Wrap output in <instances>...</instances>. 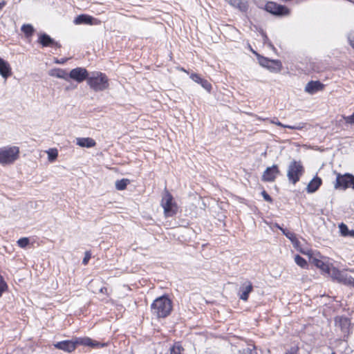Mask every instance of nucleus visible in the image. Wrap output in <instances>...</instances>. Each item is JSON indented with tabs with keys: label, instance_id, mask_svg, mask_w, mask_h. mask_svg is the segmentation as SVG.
<instances>
[{
	"label": "nucleus",
	"instance_id": "1",
	"mask_svg": "<svg viewBox=\"0 0 354 354\" xmlns=\"http://www.w3.org/2000/svg\"><path fill=\"white\" fill-rule=\"evenodd\" d=\"M151 310L157 317L165 318L172 310V302L167 296L159 297L151 304Z\"/></svg>",
	"mask_w": 354,
	"mask_h": 354
},
{
	"label": "nucleus",
	"instance_id": "2",
	"mask_svg": "<svg viewBox=\"0 0 354 354\" xmlns=\"http://www.w3.org/2000/svg\"><path fill=\"white\" fill-rule=\"evenodd\" d=\"M87 84L93 91H102L109 88V80L105 73L95 71L89 76Z\"/></svg>",
	"mask_w": 354,
	"mask_h": 354
},
{
	"label": "nucleus",
	"instance_id": "3",
	"mask_svg": "<svg viewBox=\"0 0 354 354\" xmlns=\"http://www.w3.org/2000/svg\"><path fill=\"white\" fill-rule=\"evenodd\" d=\"M19 147L17 146L0 147V165L6 166L13 164L19 158Z\"/></svg>",
	"mask_w": 354,
	"mask_h": 354
},
{
	"label": "nucleus",
	"instance_id": "4",
	"mask_svg": "<svg viewBox=\"0 0 354 354\" xmlns=\"http://www.w3.org/2000/svg\"><path fill=\"white\" fill-rule=\"evenodd\" d=\"M161 206L167 217L173 216L177 212V205L172 195L165 189L161 200Z\"/></svg>",
	"mask_w": 354,
	"mask_h": 354
},
{
	"label": "nucleus",
	"instance_id": "5",
	"mask_svg": "<svg viewBox=\"0 0 354 354\" xmlns=\"http://www.w3.org/2000/svg\"><path fill=\"white\" fill-rule=\"evenodd\" d=\"M265 10L273 15L286 16L290 14V10L285 6L274 1H268L265 5Z\"/></svg>",
	"mask_w": 354,
	"mask_h": 354
},
{
	"label": "nucleus",
	"instance_id": "6",
	"mask_svg": "<svg viewBox=\"0 0 354 354\" xmlns=\"http://www.w3.org/2000/svg\"><path fill=\"white\" fill-rule=\"evenodd\" d=\"M80 337H74L69 340L58 342L53 344L55 348L62 350L65 352L71 353L75 350L77 346L80 345Z\"/></svg>",
	"mask_w": 354,
	"mask_h": 354
},
{
	"label": "nucleus",
	"instance_id": "7",
	"mask_svg": "<svg viewBox=\"0 0 354 354\" xmlns=\"http://www.w3.org/2000/svg\"><path fill=\"white\" fill-rule=\"evenodd\" d=\"M68 79H72L78 83H81L84 80L88 81L89 73L85 68L77 67L72 69L68 75Z\"/></svg>",
	"mask_w": 354,
	"mask_h": 354
},
{
	"label": "nucleus",
	"instance_id": "8",
	"mask_svg": "<svg viewBox=\"0 0 354 354\" xmlns=\"http://www.w3.org/2000/svg\"><path fill=\"white\" fill-rule=\"evenodd\" d=\"M304 173V167L301 161L293 160L290 162L288 170V177H300Z\"/></svg>",
	"mask_w": 354,
	"mask_h": 354
},
{
	"label": "nucleus",
	"instance_id": "9",
	"mask_svg": "<svg viewBox=\"0 0 354 354\" xmlns=\"http://www.w3.org/2000/svg\"><path fill=\"white\" fill-rule=\"evenodd\" d=\"M335 326L339 328L344 337H348L350 333L351 322L348 317L340 316L335 318Z\"/></svg>",
	"mask_w": 354,
	"mask_h": 354
},
{
	"label": "nucleus",
	"instance_id": "10",
	"mask_svg": "<svg viewBox=\"0 0 354 354\" xmlns=\"http://www.w3.org/2000/svg\"><path fill=\"white\" fill-rule=\"evenodd\" d=\"M37 42L40 44L42 46V47H55L57 48H60L62 47L61 44L59 42L55 41L46 33L39 34Z\"/></svg>",
	"mask_w": 354,
	"mask_h": 354
},
{
	"label": "nucleus",
	"instance_id": "11",
	"mask_svg": "<svg viewBox=\"0 0 354 354\" xmlns=\"http://www.w3.org/2000/svg\"><path fill=\"white\" fill-rule=\"evenodd\" d=\"M253 290L252 283L250 281H245L239 288V298L241 300L247 301L250 293Z\"/></svg>",
	"mask_w": 354,
	"mask_h": 354
},
{
	"label": "nucleus",
	"instance_id": "12",
	"mask_svg": "<svg viewBox=\"0 0 354 354\" xmlns=\"http://www.w3.org/2000/svg\"><path fill=\"white\" fill-rule=\"evenodd\" d=\"M325 85L319 81H310L305 86V91L309 94H315L318 91H323Z\"/></svg>",
	"mask_w": 354,
	"mask_h": 354
},
{
	"label": "nucleus",
	"instance_id": "13",
	"mask_svg": "<svg viewBox=\"0 0 354 354\" xmlns=\"http://www.w3.org/2000/svg\"><path fill=\"white\" fill-rule=\"evenodd\" d=\"M74 23L76 25L80 24H88L94 25L97 24V19H95L91 15L82 14L78 15L74 20Z\"/></svg>",
	"mask_w": 354,
	"mask_h": 354
},
{
	"label": "nucleus",
	"instance_id": "14",
	"mask_svg": "<svg viewBox=\"0 0 354 354\" xmlns=\"http://www.w3.org/2000/svg\"><path fill=\"white\" fill-rule=\"evenodd\" d=\"M189 77L194 82L201 84L207 91L210 92L212 91V86L211 83L206 79L202 78L199 74L193 73L190 74Z\"/></svg>",
	"mask_w": 354,
	"mask_h": 354
},
{
	"label": "nucleus",
	"instance_id": "15",
	"mask_svg": "<svg viewBox=\"0 0 354 354\" xmlns=\"http://www.w3.org/2000/svg\"><path fill=\"white\" fill-rule=\"evenodd\" d=\"M80 345L90 346L91 348H102L106 346L105 343H101L95 340H93L91 338L88 337H80Z\"/></svg>",
	"mask_w": 354,
	"mask_h": 354
},
{
	"label": "nucleus",
	"instance_id": "16",
	"mask_svg": "<svg viewBox=\"0 0 354 354\" xmlns=\"http://www.w3.org/2000/svg\"><path fill=\"white\" fill-rule=\"evenodd\" d=\"M0 75L5 79L12 75V68L10 64L0 57Z\"/></svg>",
	"mask_w": 354,
	"mask_h": 354
},
{
	"label": "nucleus",
	"instance_id": "17",
	"mask_svg": "<svg viewBox=\"0 0 354 354\" xmlns=\"http://www.w3.org/2000/svg\"><path fill=\"white\" fill-rule=\"evenodd\" d=\"M335 188L346 189L351 187L354 189V178H336Z\"/></svg>",
	"mask_w": 354,
	"mask_h": 354
},
{
	"label": "nucleus",
	"instance_id": "18",
	"mask_svg": "<svg viewBox=\"0 0 354 354\" xmlns=\"http://www.w3.org/2000/svg\"><path fill=\"white\" fill-rule=\"evenodd\" d=\"M335 280L344 284L354 286V279L346 271L340 270L339 275H337Z\"/></svg>",
	"mask_w": 354,
	"mask_h": 354
},
{
	"label": "nucleus",
	"instance_id": "19",
	"mask_svg": "<svg viewBox=\"0 0 354 354\" xmlns=\"http://www.w3.org/2000/svg\"><path fill=\"white\" fill-rule=\"evenodd\" d=\"M76 144L81 147L91 148L96 145V142L91 138H77Z\"/></svg>",
	"mask_w": 354,
	"mask_h": 354
},
{
	"label": "nucleus",
	"instance_id": "20",
	"mask_svg": "<svg viewBox=\"0 0 354 354\" xmlns=\"http://www.w3.org/2000/svg\"><path fill=\"white\" fill-rule=\"evenodd\" d=\"M49 75L51 77H55L60 79H64L66 81H68V74L66 73V71L62 68H53L51 69L49 73Z\"/></svg>",
	"mask_w": 354,
	"mask_h": 354
},
{
	"label": "nucleus",
	"instance_id": "21",
	"mask_svg": "<svg viewBox=\"0 0 354 354\" xmlns=\"http://www.w3.org/2000/svg\"><path fill=\"white\" fill-rule=\"evenodd\" d=\"M230 3L241 12H245L249 8L248 2L246 0H230Z\"/></svg>",
	"mask_w": 354,
	"mask_h": 354
},
{
	"label": "nucleus",
	"instance_id": "22",
	"mask_svg": "<svg viewBox=\"0 0 354 354\" xmlns=\"http://www.w3.org/2000/svg\"><path fill=\"white\" fill-rule=\"evenodd\" d=\"M322 185V178H312L307 185L308 193H313L318 189Z\"/></svg>",
	"mask_w": 354,
	"mask_h": 354
},
{
	"label": "nucleus",
	"instance_id": "23",
	"mask_svg": "<svg viewBox=\"0 0 354 354\" xmlns=\"http://www.w3.org/2000/svg\"><path fill=\"white\" fill-rule=\"evenodd\" d=\"M282 63L279 59H272L267 68L272 72L278 73L282 69Z\"/></svg>",
	"mask_w": 354,
	"mask_h": 354
},
{
	"label": "nucleus",
	"instance_id": "24",
	"mask_svg": "<svg viewBox=\"0 0 354 354\" xmlns=\"http://www.w3.org/2000/svg\"><path fill=\"white\" fill-rule=\"evenodd\" d=\"M21 30L24 34L26 38H30L34 35L35 29L34 27L29 24H23Z\"/></svg>",
	"mask_w": 354,
	"mask_h": 354
},
{
	"label": "nucleus",
	"instance_id": "25",
	"mask_svg": "<svg viewBox=\"0 0 354 354\" xmlns=\"http://www.w3.org/2000/svg\"><path fill=\"white\" fill-rule=\"evenodd\" d=\"M279 174V170L277 165L268 167L264 172L263 177H276Z\"/></svg>",
	"mask_w": 354,
	"mask_h": 354
},
{
	"label": "nucleus",
	"instance_id": "26",
	"mask_svg": "<svg viewBox=\"0 0 354 354\" xmlns=\"http://www.w3.org/2000/svg\"><path fill=\"white\" fill-rule=\"evenodd\" d=\"M170 354H184L185 349L182 346L180 342H178L174 343V344L169 349Z\"/></svg>",
	"mask_w": 354,
	"mask_h": 354
},
{
	"label": "nucleus",
	"instance_id": "27",
	"mask_svg": "<svg viewBox=\"0 0 354 354\" xmlns=\"http://www.w3.org/2000/svg\"><path fill=\"white\" fill-rule=\"evenodd\" d=\"M313 263L318 268H320L322 271L327 273L328 270L330 268V266L325 263L323 261L317 259H313Z\"/></svg>",
	"mask_w": 354,
	"mask_h": 354
},
{
	"label": "nucleus",
	"instance_id": "28",
	"mask_svg": "<svg viewBox=\"0 0 354 354\" xmlns=\"http://www.w3.org/2000/svg\"><path fill=\"white\" fill-rule=\"evenodd\" d=\"M272 122L273 124H275L276 125H277L279 127H283V128H287V129H289L300 130V129H303L304 127V123H301L299 125H296V126H292V125L283 124H282L279 121H277V122L272 121Z\"/></svg>",
	"mask_w": 354,
	"mask_h": 354
},
{
	"label": "nucleus",
	"instance_id": "29",
	"mask_svg": "<svg viewBox=\"0 0 354 354\" xmlns=\"http://www.w3.org/2000/svg\"><path fill=\"white\" fill-rule=\"evenodd\" d=\"M129 183H130L129 178H122L115 182V187L118 190H123Z\"/></svg>",
	"mask_w": 354,
	"mask_h": 354
},
{
	"label": "nucleus",
	"instance_id": "30",
	"mask_svg": "<svg viewBox=\"0 0 354 354\" xmlns=\"http://www.w3.org/2000/svg\"><path fill=\"white\" fill-rule=\"evenodd\" d=\"M277 227L280 229L281 230V232H283V234L289 239L290 240L292 243H294L295 241H297V238H296V236L295 234V233L293 232H289V231H287L286 230H284L283 229L282 227H281L279 225H277Z\"/></svg>",
	"mask_w": 354,
	"mask_h": 354
},
{
	"label": "nucleus",
	"instance_id": "31",
	"mask_svg": "<svg viewBox=\"0 0 354 354\" xmlns=\"http://www.w3.org/2000/svg\"><path fill=\"white\" fill-rule=\"evenodd\" d=\"M257 59L259 61V63L261 66L263 67L267 68L268 65L270 64L272 59H270L266 57H263L262 55H260L259 54L256 53Z\"/></svg>",
	"mask_w": 354,
	"mask_h": 354
},
{
	"label": "nucleus",
	"instance_id": "32",
	"mask_svg": "<svg viewBox=\"0 0 354 354\" xmlns=\"http://www.w3.org/2000/svg\"><path fill=\"white\" fill-rule=\"evenodd\" d=\"M295 263L301 268H306L308 266L307 261L300 255L297 254L295 257Z\"/></svg>",
	"mask_w": 354,
	"mask_h": 354
},
{
	"label": "nucleus",
	"instance_id": "33",
	"mask_svg": "<svg viewBox=\"0 0 354 354\" xmlns=\"http://www.w3.org/2000/svg\"><path fill=\"white\" fill-rule=\"evenodd\" d=\"M47 153H48V159L50 161L55 160L57 158V156H58V151H57V149H50L47 151Z\"/></svg>",
	"mask_w": 354,
	"mask_h": 354
},
{
	"label": "nucleus",
	"instance_id": "34",
	"mask_svg": "<svg viewBox=\"0 0 354 354\" xmlns=\"http://www.w3.org/2000/svg\"><path fill=\"white\" fill-rule=\"evenodd\" d=\"M339 228L340 233L343 236H348L349 230L346 224L342 223L341 224H339Z\"/></svg>",
	"mask_w": 354,
	"mask_h": 354
},
{
	"label": "nucleus",
	"instance_id": "35",
	"mask_svg": "<svg viewBox=\"0 0 354 354\" xmlns=\"http://www.w3.org/2000/svg\"><path fill=\"white\" fill-rule=\"evenodd\" d=\"M339 272L340 270H339L338 269L334 268V267H332L329 268V270H328L327 273L334 279H336L337 275H339Z\"/></svg>",
	"mask_w": 354,
	"mask_h": 354
},
{
	"label": "nucleus",
	"instance_id": "36",
	"mask_svg": "<svg viewBox=\"0 0 354 354\" xmlns=\"http://www.w3.org/2000/svg\"><path fill=\"white\" fill-rule=\"evenodd\" d=\"M29 239L28 238L24 237L21 238L17 241V244L20 248H24L29 244Z\"/></svg>",
	"mask_w": 354,
	"mask_h": 354
},
{
	"label": "nucleus",
	"instance_id": "37",
	"mask_svg": "<svg viewBox=\"0 0 354 354\" xmlns=\"http://www.w3.org/2000/svg\"><path fill=\"white\" fill-rule=\"evenodd\" d=\"M7 288V285L6 282L4 281L3 277L0 276V297H1L2 293Z\"/></svg>",
	"mask_w": 354,
	"mask_h": 354
},
{
	"label": "nucleus",
	"instance_id": "38",
	"mask_svg": "<svg viewBox=\"0 0 354 354\" xmlns=\"http://www.w3.org/2000/svg\"><path fill=\"white\" fill-rule=\"evenodd\" d=\"M344 120L346 124H354V112L349 116L344 117Z\"/></svg>",
	"mask_w": 354,
	"mask_h": 354
},
{
	"label": "nucleus",
	"instance_id": "39",
	"mask_svg": "<svg viewBox=\"0 0 354 354\" xmlns=\"http://www.w3.org/2000/svg\"><path fill=\"white\" fill-rule=\"evenodd\" d=\"M261 195L266 201L269 202V203L272 202V199L271 196L265 190H263L261 192Z\"/></svg>",
	"mask_w": 354,
	"mask_h": 354
},
{
	"label": "nucleus",
	"instance_id": "40",
	"mask_svg": "<svg viewBox=\"0 0 354 354\" xmlns=\"http://www.w3.org/2000/svg\"><path fill=\"white\" fill-rule=\"evenodd\" d=\"M91 257V255L90 252L86 251L85 252V256H84V259L82 260V263L84 265H86L88 263V261L90 260Z\"/></svg>",
	"mask_w": 354,
	"mask_h": 354
},
{
	"label": "nucleus",
	"instance_id": "41",
	"mask_svg": "<svg viewBox=\"0 0 354 354\" xmlns=\"http://www.w3.org/2000/svg\"><path fill=\"white\" fill-rule=\"evenodd\" d=\"M349 44L354 49V35H351L348 39Z\"/></svg>",
	"mask_w": 354,
	"mask_h": 354
},
{
	"label": "nucleus",
	"instance_id": "42",
	"mask_svg": "<svg viewBox=\"0 0 354 354\" xmlns=\"http://www.w3.org/2000/svg\"><path fill=\"white\" fill-rule=\"evenodd\" d=\"M292 184H296L300 178H289Z\"/></svg>",
	"mask_w": 354,
	"mask_h": 354
},
{
	"label": "nucleus",
	"instance_id": "43",
	"mask_svg": "<svg viewBox=\"0 0 354 354\" xmlns=\"http://www.w3.org/2000/svg\"><path fill=\"white\" fill-rule=\"evenodd\" d=\"M337 177H348V178H350V177H354V176H353L352 174H344L343 176L338 175Z\"/></svg>",
	"mask_w": 354,
	"mask_h": 354
},
{
	"label": "nucleus",
	"instance_id": "44",
	"mask_svg": "<svg viewBox=\"0 0 354 354\" xmlns=\"http://www.w3.org/2000/svg\"><path fill=\"white\" fill-rule=\"evenodd\" d=\"M6 2L5 1H2L0 2V10L3 8V7L6 6Z\"/></svg>",
	"mask_w": 354,
	"mask_h": 354
},
{
	"label": "nucleus",
	"instance_id": "45",
	"mask_svg": "<svg viewBox=\"0 0 354 354\" xmlns=\"http://www.w3.org/2000/svg\"><path fill=\"white\" fill-rule=\"evenodd\" d=\"M348 236L354 237V230H349V233L348 234Z\"/></svg>",
	"mask_w": 354,
	"mask_h": 354
},
{
	"label": "nucleus",
	"instance_id": "46",
	"mask_svg": "<svg viewBox=\"0 0 354 354\" xmlns=\"http://www.w3.org/2000/svg\"><path fill=\"white\" fill-rule=\"evenodd\" d=\"M107 291V288L106 287H102L100 289V292H106Z\"/></svg>",
	"mask_w": 354,
	"mask_h": 354
},
{
	"label": "nucleus",
	"instance_id": "47",
	"mask_svg": "<svg viewBox=\"0 0 354 354\" xmlns=\"http://www.w3.org/2000/svg\"><path fill=\"white\" fill-rule=\"evenodd\" d=\"M178 70L180 71H183L184 73H189L188 71L185 68H184L183 67L178 68Z\"/></svg>",
	"mask_w": 354,
	"mask_h": 354
},
{
	"label": "nucleus",
	"instance_id": "48",
	"mask_svg": "<svg viewBox=\"0 0 354 354\" xmlns=\"http://www.w3.org/2000/svg\"><path fill=\"white\" fill-rule=\"evenodd\" d=\"M265 181H270V182H272V181H274V178H263Z\"/></svg>",
	"mask_w": 354,
	"mask_h": 354
},
{
	"label": "nucleus",
	"instance_id": "49",
	"mask_svg": "<svg viewBox=\"0 0 354 354\" xmlns=\"http://www.w3.org/2000/svg\"><path fill=\"white\" fill-rule=\"evenodd\" d=\"M245 354H257V353L255 351L253 352L252 351H248Z\"/></svg>",
	"mask_w": 354,
	"mask_h": 354
},
{
	"label": "nucleus",
	"instance_id": "50",
	"mask_svg": "<svg viewBox=\"0 0 354 354\" xmlns=\"http://www.w3.org/2000/svg\"><path fill=\"white\" fill-rule=\"evenodd\" d=\"M286 354H294V353H286Z\"/></svg>",
	"mask_w": 354,
	"mask_h": 354
},
{
	"label": "nucleus",
	"instance_id": "51",
	"mask_svg": "<svg viewBox=\"0 0 354 354\" xmlns=\"http://www.w3.org/2000/svg\"><path fill=\"white\" fill-rule=\"evenodd\" d=\"M331 354H336L335 353H332Z\"/></svg>",
	"mask_w": 354,
	"mask_h": 354
}]
</instances>
